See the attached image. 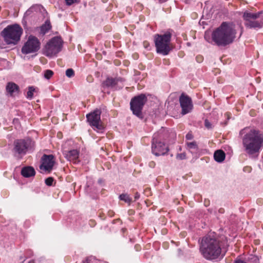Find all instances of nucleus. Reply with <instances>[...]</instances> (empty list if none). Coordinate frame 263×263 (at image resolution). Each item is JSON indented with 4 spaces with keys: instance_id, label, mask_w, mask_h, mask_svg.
Returning a JSON list of instances; mask_svg holds the SVG:
<instances>
[{
    "instance_id": "1",
    "label": "nucleus",
    "mask_w": 263,
    "mask_h": 263,
    "mask_svg": "<svg viewBox=\"0 0 263 263\" xmlns=\"http://www.w3.org/2000/svg\"><path fill=\"white\" fill-rule=\"evenodd\" d=\"M215 232L212 235L204 237L201 243V251L203 256L207 259L213 260L218 258L222 250L226 252L228 246V240L224 235L216 236Z\"/></svg>"
},
{
    "instance_id": "2",
    "label": "nucleus",
    "mask_w": 263,
    "mask_h": 263,
    "mask_svg": "<svg viewBox=\"0 0 263 263\" xmlns=\"http://www.w3.org/2000/svg\"><path fill=\"white\" fill-rule=\"evenodd\" d=\"M239 134L242 136V143L244 151L249 157L256 159L263 147V133L259 130L246 127Z\"/></svg>"
},
{
    "instance_id": "3",
    "label": "nucleus",
    "mask_w": 263,
    "mask_h": 263,
    "mask_svg": "<svg viewBox=\"0 0 263 263\" xmlns=\"http://www.w3.org/2000/svg\"><path fill=\"white\" fill-rule=\"evenodd\" d=\"M235 25L231 23L223 22L212 33L213 41L218 46H225L232 43L236 37Z\"/></svg>"
},
{
    "instance_id": "4",
    "label": "nucleus",
    "mask_w": 263,
    "mask_h": 263,
    "mask_svg": "<svg viewBox=\"0 0 263 263\" xmlns=\"http://www.w3.org/2000/svg\"><path fill=\"white\" fill-rule=\"evenodd\" d=\"M172 33L166 31L164 34H156L154 36V42L157 52L163 55L168 54L172 50L171 40Z\"/></svg>"
},
{
    "instance_id": "5",
    "label": "nucleus",
    "mask_w": 263,
    "mask_h": 263,
    "mask_svg": "<svg viewBox=\"0 0 263 263\" xmlns=\"http://www.w3.org/2000/svg\"><path fill=\"white\" fill-rule=\"evenodd\" d=\"M23 29L18 24L9 25L3 29L1 35L8 45H15L20 40Z\"/></svg>"
},
{
    "instance_id": "6",
    "label": "nucleus",
    "mask_w": 263,
    "mask_h": 263,
    "mask_svg": "<svg viewBox=\"0 0 263 263\" xmlns=\"http://www.w3.org/2000/svg\"><path fill=\"white\" fill-rule=\"evenodd\" d=\"M262 13V11L257 13L245 12L243 18L245 26L248 28H261L263 26V20H259V18Z\"/></svg>"
},
{
    "instance_id": "7",
    "label": "nucleus",
    "mask_w": 263,
    "mask_h": 263,
    "mask_svg": "<svg viewBox=\"0 0 263 263\" xmlns=\"http://www.w3.org/2000/svg\"><path fill=\"white\" fill-rule=\"evenodd\" d=\"M146 101L147 98L144 94H141L132 99L130 107L133 114L138 118H142V110Z\"/></svg>"
},
{
    "instance_id": "8",
    "label": "nucleus",
    "mask_w": 263,
    "mask_h": 263,
    "mask_svg": "<svg viewBox=\"0 0 263 263\" xmlns=\"http://www.w3.org/2000/svg\"><path fill=\"white\" fill-rule=\"evenodd\" d=\"M62 47V40L60 37H54L46 45L43 50V54L51 57L59 52Z\"/></svg>"
},
{
    "instance_id": "9",
    "label": "nucleus",
    "mask_w": 263,
    "mask_h": 263,
    "mask_svg": "<svg viewBox=\"0 0 263 263\" xmlns=\"http://www.w3.org/2000/svg\"><path fill=\"white\" fill-rule=\"evenodd\" d=\"M41 47L39 39L33 35H30L26 42L23 46L21 51L23 54H27L37 52Z\"/></svg>"
},
{
    "instance_id": "10",
    "label": "nucleus",
    "mask_w": 263,
    "mask_h": 263,
    "mask_svg": "<svg viewBox=\"0 0 263 263\" xmlns=\"http://www.w3.org/2000/svg\"><path fill=\"white\" fill-rule=\"evenodd\" d=\"M101 110L97 109L93 112H91L86 115L87 121L90 125L99 130H101L103 128L101 121Z\"/></svg>"
},
{
    "instance_id": "11",
    "label": "nucleus",
    "mask_w": 263,
    "mask_h": 263,
    "mask_svg": "<svg viewBox=\"0 0 263 263\" xmlns=\"http://www.w3.org/2000/svg\"><path fill=\"white\" fill-rule=\"evenodd\" d=\"M28 147L29 144L26 140L24 139L15 140L13 148L15 156L21 158L26 154Z\"/></svg>"
},
{
    "instance_id": "12",
    "label": "nucleus",
    "mask_w": 263,
    "mask_h": 263,
    "mask_svg": "<svg viewBox=\"0 0 263 263\" xmlns=\"http://www.w3.org/2000/svg\"><path fill=\"white\" fill-rule=\"evenodd\" d=\"M152 151L155 155L159 156L166 154L168 151V148L164 143L158 141L156 139L155 135H154L153 139Z\"/></svg>"
},
{
    "instance_id": "13",
    "label": "nucleus",
    "mask_w": 263,
    "mask_h": 263,
    "mask_svg": "<svg viewBox=\"0 0 263 263\" xmlns=\"http://www.w3.org/2000/svg\"><path fill=\"white\" fill-rule=\"evenodd\" d=\"M179 102L182 115H185L191 111L193 105L192 100L189 97L182 93L179 98Z\"/></svg>"
},
{
    "instance_id": "14",
    "label": "nucleus",
    "mask_w": 263,
    "mask_h": 263,
    "mask_svg": "<svg viewBox=\"0 0 263 263\" xmlns=\"http://www.w3.org/2000/svg\"><path fill=\"white\" fill-rule=\"evenodd\" d=\"M42 163L40 166L41 170L50 172L54 164V156L52 155L44 154L41 158Z\"/></svg>"
},
{
    "instance_id": "15",
    "label": "nucleus",
    "mask_w": 263,
    "mask_h": 263,
    "mask_svg": "<svg viewBox=\"0 0 263 263\" xmlns=\"http://www.w3.org/2000/svg\"><path fill=\"white\" fill-rule=\"evenodd\" d=\"M123 81V80L121 78H113L111 77H108L106 80L102 83V87L114 88L119 82H122Z\"/></svg>"
},
{
    "instance_id": "16",
    "label": "nucleus",
    "mask_w": 263,
    "mask_h": 263,
    "mask_svg": "<svg viewBox=\"0 0 263 263\" xmlns=\"http://www.w3.org/2000/svg\"><path fill=\"white\" fill-rule=\"evenodd\" d=\"M64 155L68 161H72L74 163H77L79 162V153L77 149L65 151L64 153Z\"/></svg>"
},
{
    "instance_id": "17",
    "label": "nucleus",
    "mask_w": 263,
    "mask_h": 263,
    "mask_svg": "<svg viewBox=\"0 0 263 263\" xmlns=\"http://www.w3.org/2000/svg\"><path fill=\"white\" fill-rule=\"evenodd\" d=\"M21 174L25 177L28 178L34 176L35 174L34 169L31 166L24 167L22 169Z\"/></svg>"
},
{
    "instance_id": "18",
    "label": "nucleus",
    "mask_w": 263,
    "mask_h": 263,
    "mask_svg": "<svg viewBox=\"0 0 263 263\" xmlns=\"http://www.w3.org/2000/svg\"><path fill=\"white\" fill-rule=\"evenodd\" d=\"M6 91L10 96H13V93L18 92L19 90L18 86L13 82H8L6 86Z\"/></svg>"
},
{
    "instance_id": "19",
    "label": "nucleus",
    "mask_w": 263,
    "mask_h": 263,
    "mask_svg": "<svg viewBox=\"0 0 263 263\" xmlns=\"http://www.w3.org/2000/svg\"><path fill=\"white\" fill-rule=\"evenodd\" d=\"M214 157L216 161L221 162L224 160L226 155L223 151L217 150L214 153Z\"/></svg>"
},
{
    "instance_id": "20",
    "label": "nucleus",
    "mask_w": 263,
    "mask_h": 263,
    "mask_svg": "<svg viewBox=\"0 0 263 263\" xmlns=\"http://www.w3.org/2000/svg\"><path fill=\"white\" fill-rule=\"evenodd\" d=\"M186 144L187 148L191 152V153H195L198 151V145L195 141L187 142Z\"/></svg>"
},
{
    "instance_id": "21",
    "label": "nucleus",
    "mask_w": 263,
    "mask_h": 263,
    "mask_svg": "<svg viewBox=\"0 0 263 263\" xmlns=\"http://www.w3.org/2000/svg\"><path fill=\"white\" fill-rule=\"evenodd\" d=\"M119 198L120 200L124 201L125 202L130 203L132 201L131 198L128 195L126 194H122L120 195Z\"/></svg>"
},
{
    "instance_id": "22",
    "label": "nucleus",
    "mask_w": 263,
    "mask_h": 263,
    "mask_svg": "<svg viewBox=\"0 0 263 263\" xmlns=\"http://www.w3.org/2000/svg\"><path fill=\"white\" fill-rule=\"evenodd\" d=\"M35 90L33 86H29L26 97L30 100L32 99L33 96V92L35 91Z\"/></svg>"
},
{
    "instance_id": "23",
    "label": "nucleus",
    "mask_w": 263,
    "mask_h": 263,
    "mask_svg": "<svg viewBox=\"0 0 263 263\" xmlns=\"http://www.w3.org/2000/svg\"><path fill=\"white\" fill-rule=\"evenodd\" d=\"M51 28V26L49 23L46 22L45 25H43L41 27V31L45 33Z\"/></svg>"
},
{
    "instance_id": "24",
    "label": "nucleus",
    "mask_w": 263,
    "mask_h": 263,
    "mask_svg": "<svg viewBox=\"0 0 263 263\" xmlns=\"http://www.w3.org/2000/svg\"><path fill=\"white\" fill-rule=\"evenodd\" d=\"M53 74V72L51 70H46L44 72V77L46 79H49Z\"/></svg>"
},
{
    "instance_id": "25",
    "label": "nucleus",
    "mask_w": 263,
    "mask_h": 263,
    "mask_svg": "<svg viewBox=\"0 0 263 263\" xmlns=\"http://www.w3.org/2000/svg\"><path fill=\"white\" fill-rule=\"evenodd\" d=\"M74 74L73 70L71 68H69L66 71V75L68 78L72 77Z\"/></svg>"
},
{
    "instance_id": "26",
    "label": "nucleus",
    "mask_w": 263,
    "mask_h": 263,
    "mask_svg": "<svg viewBox=\"0 0 263 263\" xmlns=\"http://www.w3.org/2000/svg\"><path fill=\"white\" fill-rule=\"evenodd\" d=\"M53 178L52 177H48L45 179V182L48 186H51L53 182Z\"/></svg>"
},
{
    "instance_id": "27",
    "label": "nucleus",
    "mask_w": 263,
    "mask_h": 263,
    "mask_svg": "<svg viewBox=\"0 0 263 263\" xmlns=\"http://www.w3.org/2000/svg\"><path fill=\"white\" fill-rule=\"evenodd\" d=\"M177 158L180 160L185 159L186 158V155L185 153L179 154L176 156Z\"/></svg>"
},
{
    "instance_id": "28",
    "label": "nucleus",
    "mask_w": 263,
    "mask_h": 263,
    "mask_svg": "<svg viewBox=\"0 0 263 263\" xmlns=\"http://www.w3.org/2000/svg\"><path fill=\"white\" fill-rule=\"evenodd\" d=\"M80 0H65L66 3L67 5H71L73 3H78Z\"/></svg>"
},
{
    "instance_id": "29",
    "label": "nucleus",
    "mask_w": 263,
    "mask_h": 263,
    "mask_svg": "<svg viewBox=\"0 0 263 263\" xmlns=\"http://www.w3.org/2000/svg\"><path fill=\"white\" fill-rule=\"evenodd\" d=\"M204 125L208 129H210L212 128V124L207 119L205 120L204 121Z\"/></svg>"
},
{
    "instance_id": "30",
    "label": "nucleus",
    "mask_w": 263,
    "mask_h": 263,
    "mask_svg": "<svg viewBox=\"0 0 263 263\" xmlns=\"http://www.w3.org/2000/svg\"><path fill=\"white\" fill-rule=\"evenodd\" d=\"M193 135L190 133H188L186 135V138L188 140H191L193 138Z\"/></svg>"
},
{
    "instance_id": "31",
    "label": "nucleus",
    "mask_w": 263,
    "mask_h": 263,
    "mask_svg": "<svg viewBox=\"0 0 263 263\" xmlns=\"http://www.w3.org/2000/svg\"><path fill=\"white\" fill-rule=\"evenodd\" d=\"M140 197V194L138 193V192H136L135 194V200H136L137 199H138Z\"/></svg>"
},
{
    "instance_id": "32",
    "label": "nucleus",
    "mask_w": 263,
    "mask_h": 263,
    "mask_svg": "<svg viewBox=\"0 0 263 263\" xmlns=\"http://www.w3.org/2000/svg\"><path fill=\"white\" fill-rule=\"evenodd\" d=\"M149 166H150L151 167H154V166H155V162H153V161L149 163Z\"/></svg>"
},
{
    "instance_id": "33",
    "label": "nucleus",
    "mask_w": 263,
    "mask_h": 263,
    "mask_svg": "<svg viewBox=\"0 0 263 263\" xmlns=\"http://www.w3.org/2000/svg\"><path fill=\"white\" fill-rule=\"evenodd\" d=\"M235 263H246V262L242 260H239L236 261Z\"/></svg>"
},
{
    "instance_id": "34",
    "label": "nucleus",
    "mask_w": 263,
    "mask_h": 263,
    "mask_svg": "<svg viewBox=\"0 0 263 263\" xmlns=\"http://www.w3.org/2000/svg\"><path fill=\"white\" fill-rule=\"evenodd\" d=\"M199 58L202 59V57H197L196 59H197V61H199Z\"/></svg>"
},
{
    "instance_id": "35",
    "label": "nucleus",
    "mask_w": 263,
    "mask_h": 263,
    "mask_svg": "<svg viewBox=\"0 0 263 263\" xmlns=\"http://www.w3.org/2000/svg\"><path fill=\"white\" fill-rule=\"evenodd\" d=\"M28 263H34V260H31Z\"/></svg>"
},
{
    "instance_id": "36",
    "label": "nucleus",
    "mask_w": 263,
    "mask_h": 263,
    "mask_svg": "<svg viewBox=\"0 0 263 263\" xmlns=\"http://www.w3.org/2000/svg\"><path fill=\"white\" fill-rule=\"evenodd\" d=\"M84 263H88L87 261H86L85 262H84Z\"/></svg>"
},
{
    "instance_id": "37",
    "label": "nucleus",
    "mask_w": 263,
    "mask_h": 263,
    "mask_svg": "<svg viewBox=\"0 0 263 263\" xmlns=\"http://www.w3.org/2000/svg\"><path fill=\"white\" fill-rule=\"evenodd\" d=\"M137 247L136 246H135V248H136L137 250H138V249H137Z\"/></svg>"
}]
</instances>
